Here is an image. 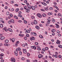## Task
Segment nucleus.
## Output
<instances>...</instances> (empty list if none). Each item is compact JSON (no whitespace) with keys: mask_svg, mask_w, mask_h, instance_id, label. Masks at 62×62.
<instances>
[{"mask_svg":"<svg viewBox=\"0 0 62 62\" xmlns=\"http://www.w3.org/2000/svg\"><path fill=\"white\" fill-rule=\"evenodd\" d=\"M47 24H50V21H48L47 22Z\"/></svg>","mask_w":62,"mask_h":62,"instance_id":"obj_47","label":"nucleus"},{"mask_svg":"<svg viewBox=\"0 0 62 62\" xmlns=\"http://www.w3.org/2000/svg\"><path fill=\"white\" fill-rule=\"evenodd\" d=\"M41 4H42V5H44V6H46L47 5L46 3L44 2H41Z\"/></svg>","mask_w":62,"mask_h":62,"instance_id":"obj_14","label":"nucleus"},{"mask_svg":"<svg viewBox=\"0 0 62 62\" xmlns=\"http://www.w3.org/2000/svg\"><path fill=\"white\" fill-rule=\"evenodd\" d=\"M19 54L20 55H22V52L21 51L19 52Z\"/></svg>","mask_w":62,"mask_h":62,"instance_id":"obj_43","label":"nucleus"},{"mask_svg":"<svg viewBox=\"0 0 62 62\" xmlns=\"http://www.w3.org/2000/svg\"><path fill=\"white\" fill-rule=\"evenodd\" d=\"M25 33L26 34H27V33H30V31H29L28 30H27L25 32Z\"/></svg>","mask_w":62,"mask_h":62,"instance_id":"obj_8","label":"nucleus"},{"mask_svg":"<svg viewBox=\"0 0 62 62\" xmlns=\"http://www.w3.org/2000/svg\"><path fill=\"white\" fill-rule=\"evenodd\" d=\"M41 11H45V10L44 9H41Z\"/></svg>","mask_w":62,"mask_h":62,"instance_id":"obj_56","label":"nucleus"},{"mask_svg":"<svg viewBox=\"0 0 62 62\" xmlns=\"http://www.w3.org/2000/svg\"><path fill=\"white\" fill-rule=\"evenodd\" d=\"M60 31H59L58 30L57 31V33L58 34H59V33H60Z\"/></svg>","mask_w":62,"mask_h":62,"instance_id":"obj_60","label":"nucleus"},{"mask_svg":"<svg viewBox=\"0 0 62 62\" xmlns=\"http://www.w3.org/2000/svg\"><path fill=\"white\" fill-rule=\"evenodd\" d=\"M24 8L25 9H27V7L26 6H24Z\"/></svg>","mask_w":62,"mask_h":62,"instance_id":"obj_36","label":"nucleus"},{"mask_svg":"<svg viewBox=\"0 0 62 62\" xmlns=\"http://www.w3.org/2000/svg\"><path fill=\"white\" fill-rule=\"evenodd\" d=\"M24 23H25V24L27 23V22L25 20H24Z\"/></svg>","mask_w":62,"mask_h":62,"instance_id":"obj_38","label":"nucleus"},{"mask_svg":"<svg viewBox=\"0 0 62 62\" xmlns=\"http://www.w3.org/2000/svg\"><path fill=\"white\" fill-rule=\"evenodd\" d=\"M21 59L22 60H24V59H25L24 57H23Z\"/></svg>","mask_w":62,"mask_h":62,"instance_id":"obj_45","label":"nucleus"},{"mask_svg":"<svg viewBox=\"0 0 62 62\" xmlns=\"http://www.w3.org/2000/svg\"><path fill=\"white\" fill-rule=\"evenodd\" d=\"M35 44L36 45H39V43L38 42H36L35 43Z\"/></svg>","mask_w":62,"mask_h":62,"instance_id":"obj_32","label":"nucleus"},{"mask_svg":"<svg viewBox=\"0 0 62 62\" xmlns=\"http://www.w3.org/2000/svg\"><path fill=\"white\" fill-rule=\"evenodd\" d=\"M14 1L13 0H12L10 2V3H11V4H13V3H14Z\"/></svg>","mask_w":62,"mask_h":62,"instance_id":"obj_34","label":"nucleus"},{"mask_svg":"<svg viewBox=\"0 0 62 62\" xmlns=\"http://www.w3.org/2000/svg\"><path fill=\"white\" fill-rule=\"evenodd\" d=\"M53 56H54L55 58H57L58 56L56 54H55L54 55H53Z\"/></svg>","mask_w":62,"mask_h":62,"instance_id":"obj_21","label":"nucleus"},{"mask_svg":"<svg viewBox=\"0 0 62 62\" xmlns=\"http://www.w3.org/2000/svg\"><path fill=\"white\" fill-rule=\"evenodd\" d=\"M31 40H34L35 39V38L34 37H32L31 38Z\"/></svg>","mask_w":62,"mask_h":62,"instance_id":"obj_42","label":"nucleus"},{"mask_svg":"<svg viewBox=\"0 0 62 62\" xmlns=\"http://www.w3.org/2000/svg\"><path fill=\"white\" fill-rule=\"evenodd\" d=\"M42 16L43 17H45V16H46V14H43Z\"/></svg>","mask_w":62,"mask_h":62,"instance_id":"obj_35","label":"nucleus"},{"mask_svg":"<svg viewBox=\"0 0 62 62\" xmlns=\"http://www.w3.org/2000/svg\"><path fill=\"white\" fill-rule=\"evenodd\" d=\"M39 37L41 39H43V36H42L41 35H39Z\"/></svg>","mask_w":62,"mask_h":62,"instance_id":"obj_26","label":"nucleus"},{"mask_svg":"<svg viewBox=\"0 0 62 62\" xmlns=\"http://www.w3.org/2000/svg\"><path fill=\"white\" fill-rule=\"evenodd\" d=\"M34 23L35 24H37V22L36 21V20H35L34 21Z\"/></svg>","mask_w":62,"mask_h":62,"instance_id":"obj_30","label":"nucleus"},{"mask_svg":"<svg viewBox=\"0 0 62 62\" xmlns=\"http://www.w3.org/2000/svg\"><path fill=\"white\" fill-rule=\"evenodd\" d=\"M9 12H7V15H9Z\"/></svg>","mask_w":62,"mask_h":62,"instance_id":"obj_64","label":"nucleus"},{"mask_svg":"<svg viewBox=\"0 0 62 62\" xmlns=\"http://www.w3.org/2000/svg\"><path fill=\"white\" fill-rule=\"evenodd\" d=\"M15 6V7H18V4H15L14 5Z\"/></svg>","mask_w":62,"mask_h":62,"instance_id":"obj_50","label":"nucleus"},{"mask_svg":"<svg viewBox=\"0 0 62 62\" xmlns=\"http://www.w3.org/2000/svg\"><path fill=\"white\" fill-rule=\"evenodd\" d=\"M53 8H56L57 7V6L55 5H54L53 6Z\"/></svg>","mask_w":62,"mask_h":62,"instance_id":"obj_46","label":"nucleus"},{"mask_svg":"<svg viewBox=\"0 0 62 62\" xmlns=\"http://www.w3.org/2000/svg\"><path fill=\"white\" fill-rule=\"evenodd\" d=\"M52 21L53 23H54L55 22V20L54 19H52Z\"/></svg>","mask_w":62,"mask_h":62,"instance_id":"obj_23","label":"nucleus"},{"mask_svg":"<svg viewBox=\"0 0 62 62\" xmlns=\"http://www.w3.org/2000/svg\"><path fill=\"white\" fill-rule=\"evenodd\" d=\"M16 51H15V54L16 56H17L18 55V54H17V51H19L21 50V48H17L16 49Z\"/></svg>","mask_w":62,"mask_h":62,"instance_id":"obj_1","label":"nucleus"},{"mask_svg":"<svg viewBox=\"0 0 62 62\" xmlns=\"http://www.w3.org/2000/svg\"><path fill=\"white\" fill-rule=\"evenodd\" d=\"M39 25L40 27H42V24H39Z\"/></svg>","mask_w":62,"mask_h":62,"instance_id":"obj_63","label":"nucleus"},{"mask_svg":"<svg viewBox=\"0 0 62 62\" xmlns=\"http://www.w3.org/2000/svg\"><path fill=\"white\" fill-rule=\"evenodd\" d=\"M42 50L43 51H44V52H45L46 50H45V49L44 48H43L42 49Z\"/></svg>","mask_w":62,"mask_h":62,"instance_id":"obj_57","label":"nucleus"},{"mask_svg":"<svg viewBox=\"0 0 62 62\" xmlns=\"http://www.w3.org/2000/svg\"><path fill=\"white\" fill-rule=\"evenodd\" d=\"M37 16L39 17V18H41L42 17V16L41 15H40L39 14H37Z\"/></svg>","mask_w":62,"mask_h":62,"instance_id":"obj_6","label":"nucleus"},{"mask_svg":"<svg viewBox=\"0 0 62 62\" xmlns=\"http://www.w3.org/2000/svg\"><path fill=\"white\" fill-rule=\"evenodd\" d=\"M24 3H27V0H25L24 1Z\"/></svg>","mask_w":62,"mask_h":62,"instance_id":"obj_40","label":"nucleus"},{"mask_svg":"<svg viewBox=\"0 0 62 62\" xmlns=\"http://www.w3.org/2000/svg\"><path fill=\"white\" fill-rule=\"evenodd\" d=\"M5 9H8V7L7 6H6L5 7Z\"/></svg>","mask_w":62,"mask_h":62,"instance_id":"obj_55","label":"nucleus"},{"mask_svg":"<svg viewBox=\"0 0 62 62\" xmlns=\"http://www.w3.org/2000/svg\"><path fill=\"white\" fill-rule=\"evenodd\" d=\"M7 28L6 27H5L4 28H3V30H4L5 31H8V29H7Z\"/></svg>","mask_w":62,"mask_h":62,"instance_id":"obj_11","label":"nucleus"},{"mask_svg":"<svg viewBox=\"0 0 62 62\" xmlns=\"http://www.w3.org/2000/svg\"><path fill=\"white\" fill-rule=\"evenodd\" d=\"M24 39H25V40H26L27 39V37H25L24 38Z\"/></svg>","mask_w":62,"mask_h":62,"instance_id":"obj_62","label":"nucleus"},{"mask_svg":"<svg viewBox=\"0 0 62 62\" xmlns=\"http://www.w3.org/2000/svg\"><path fill=\"white\" fill-rule=\"evenodd\" d=\"M32 35H34V36H36V35H37V33H36L33 32L32 33Z\"/></svg>","mask_w":62,"mask_h":62,"instance_id":"obj_19","label":"nucleus"},{"mask_svg":"<svg viewBox=\"0 0 62 62\" xmlns=\"http://www.w3.org/2000/svg\"><path fill=\"white\" fill-rule=\"evenodd\" d=\"M22 46L23 47H25V45L24 44H23L22 45Z\"/></svg>","mask_w":62,"mask_h":62,"instance_id":"obj_54","label":"nucleus"},{"mask_svg":"<svg viewBox=\"0 0 62 62\" xmlns=\"http://www.w3.org/2000/svg\"><path fill=\"white\" fill-rule=\"evenodd\" d=\"M5 39V37H1L0 38V39L1 40H3V39Z\"/></svg>","mask_w":62,"mask_h":62,"instance_id":"obj_27","label":"nucleus"},{"mask_svg":"<svg viewBox=\"0 0 62 62\" xmlns=\"http://www.w3.org/2000/svg\"><path fill=\"white\" fill-rule=\"evenodd\" d=\"M44 9L45 10H46V11H48L49 9L47 8H45Z\"/></svg>","mask_w":62,"mask_h":62,"instance_id":"obj_33","label":"nucleus"},{"mask_svg":"<svg viewBox=\"0 0 62 62\" xmlns=\"http://www.w3.org/2000/svg\"><path fill=\"white\" fill-rule=\"evenodd\" d=\"M19 8H17L16 9V12H17L19 11Z\"/></svg>","mask_w":62,"mask_h":62,"instance_id":"obj_22","label":"nucleus"},{"mask_svg":"<svg viewBox=\"0 0 62 62\" xmlns=\"http://www.w3.org/2000/svg\"><path fill=\"white\" fill-rule=\"evenodd\" d=\"M62 56L61 55H59L58 56V57L59 58H61Z\"/></svg>","mask_w":62,"mask_h":62,"instance_id":"obj_41","label":"nucleus"},{"mask_svg":"<svg viewBox=\"0 0 62 62\" xmlns=\"http://www.w3.org/2000/svg\"><path fill=\"white\" fill-rule=\"evenodd\" d=\"M18 13L19 14V15H20L22 14V12L21 11H20Z\"/></svg>","mask_w":62,"mask_h":62,"instance_id":"obj_52","label":"nucleus"},{"mask_svg":"<svg viewBox=\"0 0 62 62\" xmlns=\"http://www.w3.org/2000/svg\"><path fill=\"white\" fill-rule=\"evenodd\" d=\"M3 18H0V23H1L3 21Z\"/></svg>","mask_w":62,"mask_h":62,"instance_id":"obj_24","label":"nucleus"},{"mask_svg":"<svg viewBox=\"0 0 62 62\" xmlns=\"http://www.w3.org/2000/svg\"><path fill=\"white\" fill-rule=\"evenodd\" d=\"M45 49L46 50H47V51L49 50V48L47 47H45Z\"/></svg>","mask_w":62,"mask_h":62,"instance_id":"obj_28","label":"nucleus"},{"mask_svg":"<svg viewBox=\"0 0 62 62\" xmlns=\"http://www.w3.org/2000/svg\"><path fill=\"white\" fill-rule=\"evenodd\" d=\"M15 23L13 19H11L9 22L8 23L9 24H10L11 23Z\"/></svg>","mask_w":62,"mask_h":62,"instance_id":"obj_2","label":"nucleus"},{"mask_svg":"<svg viewBox=\"0 0 62 62\" xmlns=\"http://www.w3.org/2000/svg\"><path fill=\"white\" fill-rule=\"evenodd\" d=\"M1 62H4V60L3 59L1 60Z\"/></svg>","mask_w":62,"mask_h":62,"instance_id":"obj_58","label":"nucleus"},{"mask_svg":"<svg viewBox=\"0 0 62 62\" xmlns=\"http://www.w3.org/2000/svg\"><path fill=\"white\" fill-rule=\"evenodd\" d=\"M11 60L12 62H15V59L14 57H12L11 59Z\"/></svg>","mask_w":62,"mask_h":62,"instance_id":"obj_3","label":"nucleus"},{"mask_svg":"<svg viewBox=\"0 0 62 62\" xmlns=\"http://www.w3.org/2000/svg\"><path fill=\"white\" fill-rule=\"evenodd\" d=\"M31 8H32V9L33 10H35V7L34 6H31Z\"/></svg>","mask_w":62,"mask_h":62,"instance_id":"obj_12","label":"nucleus"},{"mask_svg":"<svg viewBox=\"0 0 62 62\" xmlns=\"http://www.w3.org/2000/svg\"><path fill=\"white\" fill-rule=\"evenodd\" d=\"M55 24L56 25H57L56 26V27L57 28H59V25L57 24Z\"/></svg>","mask_w":62,"mask_h":62,"instance_id":"obj_20","label":"nucleus"},{"mask_svg":"<svg viewBox=\"0 0 62 62\" xmlns=\"http://www.w3.org/2000/svg\"><path fill=\"white\" fill-rule=\"evenodd\" d=\"M5 46H8V44H4Z\"/></svg>","mask_w":62,"mask_h":62,"instance_id":"obj_48","label":"nucleus"},{"mask_svg":"<svg viewBox=\"0 0 62 62\" xmlns=\"http://www.w3.org/2000/svg\"><path fill=\"white\" fill-rule=\"evenodd\" d=\"M39 58H41L43 57V55L41 54H39L38 55Z\"/></svg>","mask_w":62,"mask_h":62,"instance_id":"obj_4","label":"nucleus"},{"mask_svg":"<svg viewBox=\"0 0 62 62\" xmlns=\"http://www.w3.org/2000/svg\"><path fill=\"white\" fill-rule=\"evenodd\" d=\"M35 28L37 29H39V26H35Z\"/></svg>","mask_w":62,"mask_h":62,"instance_id":"obj_15","label":"nucleus"},{"mask_svg":"<svg viewBox=\"0 0 62 62\" xmlns=\"http://www.w3.org/2000/svg\"><path fill=\"white\" fill-rule=\"evenodd\" d=\"M49 9H50V10H52L53 9V8H52V7H50L49 8Z\"/></svg>","mask_w":62,"mask_h":62,"instance_id":"obj_59","label":"nucleus"},{"mask_svg":"<svg viewBox=\"0 0 62 62\" xmlns=\"http://www.w3.org/2000/svg\"><path fill=\"white\" fill-rule=\"evenodd\" d=\"M3 25L2 24H0V28H3Z\"/></svg>","mask_w":62,"mask_h":62,"instance_id":"obj_17","label":"nucleus"},{"mask_svg":"<svg viewBox=\"0 0 62 62\" xmlns=\"http://www.w3.org/2000/svg\"><path fill=\"white\" fill-rule=\"evenodd\" d=\"M10 16L11 17H13V15L11 14H10Z\"/></svg>","mask_w":62,"mask_h":62,"instance_id":"obj_44","label":"nucleus"},{"mask_svg":"<svg viewBox=\"0 0 62 62\" xmlns=\"http://www.w3.org/2000/svg\"><path fill=\"white\" fill-rule=\"evenodd\" d=\"M14 17L16 19H18V17H17V16H14Z\"/></svg>","mask_w":62,"mask_h":62,"instance_id":"obj_31","label":"nucleus"},{"mask_svg":"<svg viewBox=\"0 0 62 62\" xmlns=\"http://www.w3.org/2000/svg\"><path fill=\"white\" fill-rule=\"evenodd\" d=\"M58 47L59 48H60L61 49H62V46L61 45H58Z\"/></svg>","mask_w":62,"mask_h":62,"instance_id":"obj_18","label":"nucleus"},{"mask_svg":"<svg viewBox=\"0 0 62 62\" xmlns=\"http://www.w3.org/2000/svg\"><path fill=\"white\" fill-rule=\"evenodd\" d=\"M55 31V29H53L52 30V32H54Z\"/></svg>","mask_w":62,"mask_h":62,"instance_id":"obj_25","label":"nucleus"},{"mask_svg":"<svg viewBox=\"0 0 62 62\" xmlns=\"http://www.w3.org/2000/svg\"><path fill=\"white\" fill-rule=\"evenodd\" d=\"M36 47L35 46H34L33 48H34V50H36Z\"/></svg>","mask_w":62,"mask_h":62,"instance_id":"obj_61","label":"nucleus"},{"mask_svg":"<svg viewBox=\"0 0 62 62\" xmlns=\"http://www.w3.org/2000/svg\"><path fill=\"white\" fill-rule=\"evenodd\" d=\"M23 51L24 54H26V53H27V51H26V49H23Z\"/></svg>","mask_w":62,"mask_h":62,"instance_id":"obj_7","label":"nucleus"},{"mask_svg":"<svg viewBox=\"0 0 62 62\" xmlns=\"http://www.w3.org/2000/svg\"><path fill=\"white\" fill-rule=\"evenodd\" d=\"M5 42L6 43H8V40H6Z\"/></svg>","mask_w":62,"mask_h":62,"instance_id":"obj_37","label":"nucleus"},{"mask_svg":"<svg viewBox=\"0 0 62 62\" xmlns=\"http://www.w3.org/2000/svg\"><path fill=\"white\" fill-rule=\"evenodd\" d=\"M27 7H28V8H29L30 9L31 8V7L32 6L30 5H28L27 6Z\"/></svg>","mask_w":62,"mask_h":62,"instance_id":"obj_9","label":"nucleus"},{"mask_svg":"<svg viewBox=\"0 0 62 62\" xmlns=\"http://www.w3.org/2000/svg\"><path fill=\"white\" fill-rule=\"evenodd\" d=\"M57 42H56V43H57V44H60V42H61L60 41H59L58 40H57Z\"/></svg>","mask_w":62,"mask_h":62,"instance_id":"obj_5","label":"nucleus"},{"mask_svg":"<svg viewBox=\"0 0 62 62\" xmlns=\"http://www.w3.org/2000/svg\"><path fill=\"white\" fill-rule=\"evenodd\" d=\"M8 31H10V32H13V31H12V29L10 28H8Z\"/></svg>","mask_w":62,"mask_h":62,"instance_id":"obj_13","label":"nucleus"},{"mask_svg":"<svg viewBox=\"0 0 62 62\" xmlns=\"http://www.w3.org/2000/svg\"><path fill=\"white\" fill-rule=\"evenodd\" d=\"M10 39L12 40V42H14V41H15V39L14 38H12V39Z\"/></svg>","mask_w":62,"mask_h":62,"instance_id":"obj_16","label":"nucleus"},{"mask_svg":"<svg viewBox=\"0 0 62 62\" xmlns=\"http://www.w3.org/2000/svg\"><path fill=\"white\" fill-rule=\"evenodd\" d=\"M37 49L39 51H40V50H41V48H40L39 47V48H38Z\"/></svg>","mask_w":62,"mask_h":62,"instance_id":"obj_53","label":"nucleus"},{"mask_svg":"<svg viewBox=\"0 0 62 62\" xmlns=\"http://www.w3.org/2000/svg\"><path fill=\"white\" fill-rule=\"evenodd\" d=\"M27 55L28 56V57H29V56H30V54L28 53H27Z\"/></svg>","mask_w":62,"mask_h":62,"instance_id":"obj_29","label":"nucleus"},{"mask_svg":"<svg viewBox=\"0 0 62 62\" xmlns=\"http://www.w3.org/2000/svg\"><path fill=\"white\" fill-rule=\"evenodd\" d=\"M0 56H4V54H1L0 55Z\"/></svg>","mask_w":62,"mask_h":62,"instance_id":"obj_49","label":"nucleus"},{"mask_svg":"<svg viewBox=\"0 0 62 62\" xmlns=\"http://www.w3.org/2000/svg\"><path fill=\"white\" fill-rule=\"evenodd\" d=\"M18 17H20V18H22V16L21 15H18Z\"/></svg>","mask_w":62,"mask_h":62,"instance_id":"obj_39","label":"nucleus"},{"mask_svg":"<svg viewBox=\"0 0 62 62\" xmlns=\"http://www.w3.org/2000/svg\"><path fill=\"white\" fill-rule=\"evenodd\" d=\"M22 21L21 20H20L18 21V23H22Z\"/></svg>","mask_w":62,"mask_h":62,"instance_id":"obj_51","label":"nucleus"},{"mask_svg":"<svg viewBox=\"0 0 62 62\" xmlns=\"http://www.w3.org/2000/svg\"><path fill=\"white\" fill-rule=\"evenodd\" d=\"M30 9L29 8V9L28 8H27V9H26V12H27L28 13L29 12V11H30L29 10H30Z\"/></svg>","mask_w":62,"mask_h":62,"instance_id":"obj_10","label":"nucleus"}]
</instances>
